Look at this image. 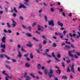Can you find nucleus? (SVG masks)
I'll list each match as a JSON object with an SVG mask.
<instances>
[{
	"instance_id": "obj_1",
	"label": "nucleus",
	"mask_w": 80,
	"mask_h": 80,
	"mask_svg": "<svg viewBox=\"0 0 80 80\" xmlns=\"http://www.w3.org/2000/svg\"><path fill=\"white\" fill-rule=\"evenodd\" d=\"M50 73H48V75L50 78H51L52 77H55V76L53 74H52V73H53V70L51 69H49Z\"/></svg>"
},
{
	"instance_id": "obj_2",
	"label": "nucleus",
	"mask_w": 80,
	"mask_h": 80,
	"mask_svg": "<svg viewBox=\"0 0 80 80\" xmlns=\"http://www.w3.org/2000/svg\"><path fill=\"white\" fill-rule=\"evenodd\" d=\"M48 24L49 25H51L52 27H54L55 24H54V22L52 20H51L50 21H48Z\"/></svg>"
},
{
	"instance_id": "obj_3",
	"label": "nucleus",
	"mask_w": 80,
	"mask_h": 80,
	"mask_svg": "<svg viewBox=\"0 0 80 80\" xmlns=\"http://www.w3.org/2000/svg\"><path fill=\"white\" fill-rule=\"evenodd\" d=\"M52 57L55 58V59L56 60H57V61H58V62H60V60L57 58L55 57V52H53L52 53Z\"/></svg>"
},
{
	"instance_id": "obj_4",
	"label": "nucleus",
	"mask_w": 80,
	"mask_h": 80,
	"mask_svg": "<svg viewBox=\"0 0 80 80\" xmlns=\"http://www.w3.org/2000/svg\"><path fill=\"white\" fill-rule=\"evenodd\" d=\"M74 64H73V63H72L71 68V72H73L74 73H75V71H74Z\"/></svg>"
},
{
	"instance_id": "obj_5",
	"label": "nucleus",
	"mask_w": 80,
	"mask_h": 80,
	"mask_svg": "<svg viewBox=\"0 0 80 80\" xmlns=\"http://www.w3.org/2000/svg\"><path fill=\"white\" fill-rule=\"evenodd\" d=\"M19 7L20 8H26L24 5L22 4L21 3H19Z\"/></svg>"
},
{
	"instance_id": "obj_6",
	"label": "nucleus",
	"mask_w": 80,
	"mask_h": 80,
	"mask_svg": "<svg viewBox=\"0 0 80 80\" xmlns=\"http://www.w3.org/2000/svg\"><path fill=\"white\" fill-rule=\"evenodd\" d=\"M71 53H72V51H68V54L70 57H72V58L73 57V55Z\"/></svg>"
},
{
	"instance_id": "obj_7",
	"label": "nucleus",
	"mask_w": 80,
	"mask_h": 80,
	"mask_svg": "<svg viewBox=\"0 0 80 80\" xmlns=\"http://www.w3.org/2000/svg\"><path fill=\"white\" fill-rule=\"evenodd\" d=\"M5 40H6V38L5 37H3L2 39V41L3 43H6V41H5Z\"/></svg>"
},
{
	"instance_id": "obj_8",
	"label": "nucleus",
	"mask_w": 80,
	"mask_h": 80,
	"mask_svg": "<svg viewBox=\"0 0 80 80\" xmlns=\"http://www.w3.org/2000/svg\"><path fill=\"white\" fill-rule=\"evenodd\" d=\"M58 25H59V26H61V27H62L63 26V24L62 23H61L60 21H58Z\"/></svg>"
},
{
	"instance_id": "obj_9",
	"label": "nucleus",
	"mask_w": 80,
	"mask_h": 80,
	"mask_svg": "<svg viewBox=\"0 0 80 80\" xmlns=\"http://www.w3.org/2000/svg\"><path fill=\"white\" fill-rule=\"evenodd\" d=\"M1 48H3V49L5 48V45L3 44V43H1Z\"/></svg>"
},
{
	"instance_id": "obj_10",
	"label": "nucleus",
	"mask_w": 80,
	"mask_h": 80,
	"mask_svg": "<svg viewBox=\"0 0 80 80\" xmlns=\"http://www.w3.org/2000/svg\"><path fill=\"white\" fill-rule=\"evenodd\" d=\"M5 67H6L8 69V70H12L11 67L8 65H6Z\"/></svg>"
},
{
	"instance_id": "obj_11",
	"label": "nucleus",
	"mask_w": 80,
	"mask_h": 80,
	"mask_svg": "<svg viewBox=\"0 0 80 80\" xmlns=\"http://www.w3.org/2000/svg\"><path fill=\"white\" fill-rule=\"evenodd\" d=\"M18 57H19L20 58H21L22 57V54L21 53V52H20V51H18Z\"/></svg>"
},
{
	"instance_id": "obj_12",
	"label": "nucleus",
	"mask_w": 80,
	"mask_h": 80,
	"mask_svg": "<svg viewBox=\"0 0 80 80\" xmlns=\"http://www.w3.org/2000/svg\"><path fill=\"white\" fill-rule=\"evenodd\" d=\"M32 39L34 40V41H35L36 42H39V40H38V39L36 38H35L33 37L32 38Z\"/></svg>"
},
{
	"instance_id": "obj_13",
	"label": "nucleus",
	"mask_w": 80,
	"mask_h": 80,
	"mask_svg": "<svg viewBox=\"0 0 80 80\" xmlns=\"http://www.w3.org/2000/svg\"><path fill=\"white\" fill-rule=\"evenodd\" d=\"M25 66H26V67L28 68V67H30V65L28 63H26L25 64Z\"/></svg>"
},
{
	"instance_id": "obj_14",
	"label": "nucleus",
	"mask_w": 80,
	"mask_h": 80,
	"mask_svg": "<svg viewBox=\"0 0 80 80\" xmlns=\"http://www.w3.org/2000/svg\"><path fill=\"white\" fill-rule=\"evenodd\" d=\"M62 78L63 79H64V80H67V79H68V78L66 76H62Z\"/></svg>"
},
{
	"instance_id": "obj_15",
	"label": "nucleus",
	"mask_w": 80,
	"mask_h": 80,
	"mask_svg": "<svg viewBox=\"0 0 80 80\" xmlns=\"http://www.w3.org/2000/svg\"><path fill=\"white\" fill-rule=\"evenodd\" d=\"M37 67L39 70H40L41 69V65L40 64H38L37 65Z\"/></svg>"
},
{
	"instance_id": "obj_16",
	"label": "nucleus",
	"mask_w": 80,
	"mask_h": 80,
	"mask_svg": "<svg viewBox=\"0 0 80 80\" xmlns=\"http://www.w3.org/2000/svg\"><path fill=\"white\" fill-rule=\"evenodd\" d=\"M4 57H5V58H7L8 60H10V57L8 56L7 55L4 54Z\"/></svg>"
},
{
	"instance_id": "obj_17",
	"label": "nucleus",
	"mask_w": 80,
	"mask_h": 80,
	"mask_svg": "<svg viewBox=\"0 0 80 80\" xmlns=\"http://www.w3.org/2000/svg\"><path fill=\"white\" fill-rule=\"evenodd\" d=\"M38 31H40V30H41V27H40V25L39 24L38 25Z\"/></svg>"
},
{
	"instance_id": "obj_18",
	"label": "nucleus",
	"mask_w": 80,
	"mask_h": 80,
	"mask_svg": "<svg viewBox=\"0 0 80 80\" xmlns=\"http://www.w3.org/2000/svg\"><path fill=\"white\" fill-rule=\"evenodd\" d=\"M8 78H10V79H12V78L11 77V76H7V77H5V80H8Z\"/></svg>"
},
{
	"instance_id": "obj_19",
	"label": "nucleus",
	"mask_w": 80,
	"mask_h": 80,
	"mask_svg": "<svg viewBox=\"0 0 80 80\" xmlns=\"http://www.w3.org/2000/svg\"><path fill=\"white\" fill-rule=\"evenodd\" d=\"M56 35H59V36H61V35H62V33H57V32H55V33Z\"/></svg>"
},
{
	"instance_id": "obj_20",
	"label": "nucleus",
	"mask_w": 80,
	"mask_h": 80,
	"mask_svg": "<svg viewBox=\"0 0 80 80\" xmlns=\"http://www.w3.org/2000/svg\"><path fill=\"white\" fill-rule=\"evenodd\" d=\"M26 35L27 37H32V34H31L30 33H28V34H26Z\"/></svg>"
},
{
	"instance_id": "obj_21",
	"label": "nucleus",
	"mask_w": 80,
	"mask_h": 80,
	"mask_svg": "<svg viewBox=\"0 0 80 80\" xmlns=\"http://www.w3.org/2000/svg\"><path fill=\"white\" fill-rule=\"evenodd\" d=\"M21 50L22 52H25V53H26L27 52V51L26 50H25L24 49H23V48L21 47Z\"/></svg>"
},
{
	"instance_id": "obj_22",
	"label": "nucleus",
	"mask_w": 80,
	"mask_h": 80,
	"mask_svg": "<svg viewBox=\"0 0 80 80\" xmlns=\"http://www.w3.org/2000/svg\"><path fill=\"white\" fill-rule=\"evenodd\" d=\"M65 48H66L67 49H69V48H70L71 47L70 46L66 45L65 47Z\"/></svg>"
},
{
	"instance_id": "obj_23",
	"label": "nucleus",
	"mask_w": 80,
	"mask_h": 80,
	"mask_svg": "<svg viewBox=\"0 0 80 80\" xmlns=\"http://www.w3.org/2000/svg\"><path fill=\"white\" fill-rule=\"evenodd\" d=\"M48 72V71H47V70L46 69H45L44 70V73H45L46 75H47V72Z\"/></svg>"
},
{
	"instance_id": "obj_24",
	"label": "nucleus",
	"mask_w": 80,
	"mask_h": 80,
	"mask_svg": "<svg viewBox=\"0 0 80 80\" xmlns=\"http://www.w3.org/2000/svg\"><path fill=\"white\" fill-rule=\"evenodd\" d=\"M42 54L43 55H44V56H46V57L48 56V55L47 52H44V53H43Z\"/></svg>"
},
{
	"instance_id": "obj_25",
	"label": "nucleus",
	"mask_w": 80,
	"mask_h": 80,
	"mask_svg": "<svg viewBox=\"0 0 80 80\" xmlns=\"http://www.w3.org/2000/svg\"><path fill=\"white\" fill-rule=\"evenodd\" d=\"M29 75L31 76V77H33V78H35V76L33 75V74L32 73H29Z\"/></svg>"
},
{
	"instance_id": "obj_26",
	"label": "nucleus",
	"mask_w": 80,
	"mask_h": 80,
	"mask_svg": "<svg viewBox=\"0 0 80 80\" xmlns=\"http://www.w3.org/2000/svg\"><path fill=\"white\" fill-rule=\"evenodd\" d=\"M30 58H33V54L32 53L30 54Z\"/></svg>"
},
{
	"instance_id": "obj_27",
	"label": "nucleus",
	"mask_w": 80,
	"mask_h": 80,
	"mask_svg": "<svg viewBox=\"0 0 80 80\" xmlns=\"http://www.w3.org/2000/svg\"><path fill=\"white\" fill-rule=\"evenodd\" d=\"M7 24L8 25V27L9 28H11V26L10 25L9 23H7Z\"/></svg>"
},
{
	"instance_id": "obj_28",
	"label": "nucleus",
	"mask_w": 80,
	"mask_h": 80,
	"mask_svg": "<svg viewBox=\"0 0 80 80\" xmlns=\"http://www.w3.org/2000/svg\"><path fill=\"white\" fill-rule=\"evenodd\" d=\"M57 57L58 58H60L61 57V55H60V54L59 53L58 54Z\"/></svg>"
},
{
	"instance_id": "obj_29",
	"label": "nucleus",
	"mask_w": 80,
	"mask_h": 80,
	"mask_svg": "<svg viewBox=\"0 0 80 80\" xmlns=\"http://www.w3.org/2000/svg\"><path fill=\"white\" fill-rule=\"evenodd\" d=\"M26 46L28 47H32V44H26Z\"/></svg>"
},
{
	"instance_id": "obj_30",
	"label": "nucleus",
	"mask_w": 80,
	"mask_h": 80,
	"mask_svg": "<svg viewBox=\"0 0 80 80\" xmlns=\"http://www.w3.org/2000/svg\"><path fill=\"white\" fill-rule=\"evenodd\" d=\"M48 28L49 30H51V31H53V30H53V29L52 28L50 27H48Z\"/></svg>"
},
{
	"instance_id": "obj_31",
	"label": "nucleus",
	"mask_w": 80,
	"mask_h": 80,
	"mask_svg": "<svg viewBox=\"0 0 80 80\" xmlns=\"http://www.w3.org/2000/svg\"><path fill=\"white\" fill-rule=\"evenodd\" d=\"M19 18L21 20H23V18L21 16H19Z\"/></svg>"
},
{
	"instance_id": "obj_32",
	"label": "nucleus",
	"mask_w": 80,
	"mask_h": 80,
	"mask_svg": "<svg viewBox=\"0 0 80 80\" xmlns=\"http://www.w3.org/2000/svg\"><path fill=\"white\" fill-rule=\"evenodd\" d=\"M28 29L29 31H32V28L30 26H28Z\"/></svg>"
},
{
	"instance_id": "obj_33",
	"label": "nucleus",
	"mask_w": 80,
	"mask_h": 80,
	"mask_svg": "<svg viewBox=\"0 0 80 80\" xmlns=\"http://www.w3.org/2000/svg\"><path fill=\"white\" fill-rule=\"evenodd\" d=\"M62 65L63 67V68L65 67V63L63 62H62Z\"/></svg>"
},
{
	"instance_id": "obj_34",
	"label": "nucleus",
	"mask_w": 80,
	"mask_h": 80,
	"mask_svg": "<svg viewBox=\"0 0 80 80\" xmlns=\"http://www.w3.org/2000/svg\"><path fill=\"white\" fill-rule=\"evenodd\" d=\"M26 80H30V78L29 77V76H27V77L26 78Z\"/></svg>"
},
{
	"instance_id": "obj_35",
	"label": "nucleus",
	"mask_w": 80,
	"mask_h": 80,
	"mask_svg": "<svg viewBox=\"0 0 80 80\" xmlns=\"http://www.w3.org/2000/svg\"><path fill=\"white\" fill-rule=\"evenodd\" d=\"M13 10H14V11L15 12H18V11L17 10V9H16L14 7Z\"/></svg>"
},
{
	"instance_id": "obj_36",
	"label": "nucleus",
	"mask_w": 80,
	"mask_h": 80,
	"mask_svg": "<svg viewBox=\"0 0 80 80\" xmlns=\"http://www.w3.org/2000/svg\"><path fill=\"white\" fill-rule=\"evenodd\" d=\"M67 72H70V69L69 68H68V69H67Z\"/></svg>"
},
{
	"instance_id": "obj_37",
	"label": "nucleus",
	"mask_w": 80,
	"mask_h": 80,
	"mask_svg": "<svg viewBox=\"0 0 80 80\" xmlns=\"http://www.w3.org/2000/svg\"><path fill=\"white\" fill-rule=\"evenodd\" d=\"M12 60L13 62H17V61L15 59H12Z\"/></svg>"
},
{
	"instance_id": "obj_38",
	"label": "nucleus",
	"mask_w": 80,
	"mask_h": 80,
	"mask_svg": "<svg viewBox=\"0 0 80 80\" xmlns=\"http://www.w3.org/2000/svg\"><path fill=\"white\" fill-rule=\"evenodd\" d=\"M36 22H35L32 25V27H33L34 26H35V25H36Z\"/></svg>"
},
{
	"instance_id": "obj_39",
	"label": "nucleus",
	"mask_w": 80,
	"mask_h": 80,
	"mask_svg": "<svg viewBox=\"0 0 80 80\" xmlns=\"http://www.w3.org/2000/svg\"><path fill=\"white\" fill-rule=\"evenodd\" d=\"M44 19H45V20H46V22H47V21H48V19H47V16H45Z\"/></svg>"
},
{
	"instance_id": "obj_40",
	"label": "nucleus",
	"mask_w": 80,
	"mask_h": 80,
	"mask_svg": "<svg viewBox=\"0 0 80 80\" xmlns=\"http://www.w3.org/2000/svg\"><path fill=\"white\" fill-rule=\"evenodd\" d=\"M27 72H25L24 73V77H25L26 78L28 76H27Z\"/></svg>"
},
{
	"instance_id": "obj_41",
	"label": "nucleus",
	"mask_w": 80,
	"mask_h": 80,
	"mask_svg": "<svg viewBox=\"0 0 80 80\" xmlns=\"http://www.w3.org/2000/svg\"><path fill=\"white\" fill-rule=\"evenodd\" d=\"M0 57L1 58H3L4 57V56H3V55L1 54H0Z\"/></svg>"
},
{
	"instance_id": "obj_42",
	"label": "nucleus",
	"mask_w": 80,
	"mask_h": 80,
	"mask_svg": "<svg viewBox=\"0 0 80 80\" xmlns=\"http://www.w3.org/2000/svg\"><path fill=\"white\" fill-rule=\"evenodd\" d=\"M28 53H26L24 55V56L25 57H28Z\"/></svg>"
},
{
	"instance_id": "obj_43",
	"label": "nucleus",
	"mask_w": 80,
	"mask_h": 80,
	"mask_svg": "<svg viewBox=\"0 0 80 80\" xmlns=\"http://www.w3.org/2000/svg\"><path fill=\"white\" fill-rule=\"evenodd\" d=\"M36 50L38 53H39V54H40V51H39V50L36 49Z\"/></svg>"
},
{
	"instance_id": "obj_44",
	"label": "nucleus",
	"mask_w": 80,
	"mask_h": 80,
	"mask_svg": "<svg viewBox=\"0 0 80 80\" xmlns=\"http://www.w3.org/2000/svg\"><path fill=\"white\" fill-rule=\"evenodd\" d=\"M53 46L54 47H57V44L55 43H53Z\"/></svg>"
},
{
	"instance_id": "obj_45",
	"label": "nucleus",
	"mask_w": 80,
	"mask_h": 80,
	"mask_svg": "<svg viewBox=\"0 0 80 80\" xmlns=\"http://www.w3.org/2000/svg\"><path fill=\"white\" fill-rule=\"evenodd\" d=\"M75 53L77 54V55H78V56H80V52H76Z\"/></svg>"
},
{
	"instance_id": "obj_46",
	"label": "nucleus",
	"mask_w": 80,
	"mask_h": 80,
	"mask_svg": "<svg viewBox=\"0 0 80 80\" xmlns=\"http://www.w3.org/2000/svg\"><path fill=\"white\" fill-rule=\"evenodd\" d=\"M26 60H27L28 61H30V58L28 57H26Z\"/></svg>"
},
{
	"instance_id": "obj_47",
	"label": "nucleus",
	"mask_w": 80,
	"mask_h": 80,
	"mask_svg": "<svg viewBox=\"0 0 80 80\" xmlns=\"http://www.w3.org/2000/svg\"><path fill=\"white\" fill-rule=\"evenodd\" d=\"M57 71L59 72V74H60V73H61V71L59 69H58Z\"/></svg>"
},
{
	"instance_id": "obj_48",
	"label": "nucleus",
	"mask_w": 80,
	"mask_h": 80,
	"mask_svg": "<svg viewBox=\"0 0 80 80\" xmlns=\"http://www.w3.org/2000/svg\"><path fill=\"white\" fill-rule=\"evenodd\" d=\"M18 47L19 48H21V46H20V44H18Z\"/></svg>"
},
{
	"instance_id": "obj_49",
	"label": "nucleus",
	"mask_w": 80,
	"mask_h": 80,
	"mask_svg": "<svg viewBox=\"0 0 80 80\" xmlns=\"http://www.w3.org/2000/svg\"><path fill=\"white\" fill-rule=\"evenodd\" d=\"M12 22L13 23H15V24L17 23L16 22L14 21V20L13 19H12Z\"/></svg>"
},
{
	"instance_id": "obj_50",
	"label": "nucleus",
	"mask_w": 80,
	"mask_h": 80,
	"mask_svg": "<svg viewBox=\"0 0 80 80\" xmlns=\"http://www.w3.org/2000/svg\"><path fill=\"white\" fill-rule=\"evenodd\" d=\"M39 48H42V45L41 44H40L39 45Z\"/></svg>"
},
{
	"instance_id": "obj_51",
	"label": "nucleus",
	"mask_w": 80,
	"mask_h": 80,
	"mask_svg": "<svg viewBox=\"0 0 80 80\" xmlns=\"http://www.w3.org/2000/svg\"><path fill=\"white\" fill-rule=\"evenodd\" d=\"M74 57L76 58H78V56H77L76 54L74 55Z\"/></svg>"
},
{
	"instance_id": "obj_52",
	"label": "nucleus",
	"mask_w": 80,
	"mask_h": 80,
	"mask_svg": "<svg viewBox=\"0 0 80 80\" xmlns=\"http://www.w3.org/2000/svg\"><path fill=\"white\" fill-rule=\"evenodd\" d=\"M43 44H45L47 43V42L45 41V40H44L43 41Z\"/></svg>"
},
{
	"instance_id": "obj_53",
	"label": "nucleus",
	"mask_w": 80,
	"mask_h": 80,
	"mask_svg": "<svg viewBox=\"0 0 80 80\" xmlns=\"http://www.w3.org/2000/svg\"><path fill=\"white\" fill-rule=\"evenodd\" d=\"M13 17H15L17 16V14L15 13H13Z\"/></svg>"
},
{
	"instance_id": "obj_54",
	"label": "nucleus",
	"mask_w": 80,
	"mask_h": 80,
	"mask_svg": "<svg viewBox=\"0 0 80 80\" xmlns=\"http://www.w3.org/2000/svg\"><path fill=\"white\" fill-rule=\"evenodd\" d=\"M24 3L25 5H28V6H29V5H30L29 4H28V3H27L26 2H24Z\"/></svg>"
},
{
	"instance_id": "obj_55",
	"label": "nucleus",
	"mask_w": 80,
	"mask_h": 80,
	"mask_svg": "<svg viewBox=\"0 0 80 80\" xmlns=\"http://www.w3.org/2000/svg\"><path fill=\"white\" fill-rule=\"evenodd\" d=\"M3 32L5 33H8V31L6 30V29H4L3 30Z\"/></svg>"
},
{
	"instance_id": "obj_56",
	"label": "nucleus",
	"mask_w": 80,
	"mask_h": 80,
	"mask_svg": "<svg viewBox=\"0 0 80 80\" xmlns=\"http://www.w3.org/2000/svg\"><path fill=\"white\" fill-rule=\"evenodd\" d=\"M51 12H54V9H53V8H51Z\"/></svg>"
},
{
	"instance_id": "obj_57",
	"label": "nucleus",
	"mask_w": 80,
	"mask_h": 80,
	"mask_svg": "<svg viewBox=\"0 0 80 80\" xmlns=\"http://www.w3.org/2000/svg\"><path fill=\"white\" fill-rule=\"evenodd\" d=\"M1 51L2 53H4V52H5V50H4L3 49H2Z\"/></svg>"
},
{
	"instance_id": "obj_58",
	"label": "nucleus",
	"mask_w": 80,
	"mask_h": 80,
	"mask_svg": "<svg viewBox=\"0 0 80 80\" xmlns=\"http://www.w3.org/2000/svg\"><path fill=\"white\" fill-rule=\"evenodd\" d=\"M36 33H37V34H38V35H40V33L38 31H36Z\"/></svg>"
},
{
	"instance_id": "obj_59",
	"label": "nucleus",
	"mask_w": 80,
	"mask_h": 80,
	"mask_svg": "<svg viewBox=\"0 0 80 80\" xmlns=\"http://www.w3.org/2000/svg\"><path fill=\"white\" fill-rule=\"evenodd\" d=\"M70 78H73V76L72 74L70 75Z\"/></svg>"
},
{
	"instance_id": "obj_60",
	"label": "nucleus",
	"mask_w": 80,
	"mask_h": 80,
	"mask_svg": "<svg viewBox=\"0 0 80 80\" xmlns=\"http://www.w3.org/2000/svg\"><path fill=\"white\" fill-rule=\"evenodd\" d=\"M38 74H39V75H42V72L40 71L38 72Z\"/></svg>"
},
{
	"instance_id": "obj_61",
	"label": "nucleus",
	"mask_w": 80,
	"mask_h": 80,
	"mask_svg": "<svg viewBox=\"0 0 80 80\" xmlns=\"http://www.w3.org/2000/svg\"><path fill=\"white\" fill-rule=\"evenodd\" d=\"M62 15L64 16V17H65L66 16L65 14V13H64V12H62Z\"/></svg>"
},
{
	"instance_id": "obj_62",
	"label": "nucleus",
	"mask_w": 80,
	"mask_h": 80,
	"mask_svg": "<svg viewBox=\"0 0 80 80\" xmlns=\"http://www.w3.org/2000/svg\"><path fill=\"white\" fill-rule=\"evenodd\" d=\"M23 28L24 29L26 27V26H24L23 25H22Z\"/></svg>"
},
{
	"instance_id": "obj_63",
	"label": "nucleus",
	"mask_w": 80,
	"mask_h": 80,
	"mask_svg": "<svg viewBox=\"0 0 80 80\" xmlns=\"http://www.w3.org/2000/svg\"><path fill=\"white\" fill-rule=\"evenodd\" d=\"M50 62H51V60H49L47 62L48 63H50Z\"/></svg>"
},
{
	"instance_id": "obj_64",
	"label": "nucleus",
	"mask_w": 80,
	"mask_h": 80,
	"mask_svg": "<svg viewBox=\"0 0 80 80\" xmlns=\"http://www.w3.org/2000/svg\"><path fill=\"white\" fill-rule=\"evenodd\" d=\"M54 78H55V80H58V79L56 77H54Z\"/></svg>"
}]
</instances>
